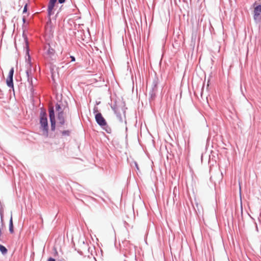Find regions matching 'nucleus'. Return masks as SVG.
Instances as JSON below:
<instances>
[{
  "mask_svg": "<svg viewBox=\"0 0 261 261\" xmlns=\"http://www.w3.org/2000/svg\"><path fill=\"white\" fill-rule=\"evenodd\" d=\"M49 116L50 121L51 123V130H54L55 129L56 126V120H55V115L54 108L53 107H50L49 109Z\"/></svg>",
  "mask_w": 261,
  "mask_h": 261,
  "instance_id": "nucleus-4",
  "label": "nucleus"
},
{
  "mask_svg": "<svg viewBox=\"0 0 261 261\" xmlns=\"http://www.w3.org/2000/svg\"><path fill=\"white\" fill-rule=\"evenodd\" d=\"M25 43H26V45L27 46V47H28V42H27V40H25Z\"/></svg>",
  "mask_w": 261,
  "mask_h": 261,
  "instance_id": "nucleus-20",
  "label": "nucleus"
},
{
  "mask_svg": "<svg viewBox=\"0 0 261 261\" xmlns=\"http://www.w3.org/2000/svg\"><path fill=\"white\" fill-rule=\"evenodd\" d=\"M40 123L43 129V134L47 136L48 133V122L47 115L44 111H41L40 115Z\"/></svg>",
  "mask_w": 261,
  "mask_h": 261,
  "instance_id": "nucleus-1",
  "label": "nucleus"
},
{
  "mask_svg": "<svg viewBox=\"0 0 261 261\" xmlns=\"http://www.w3.org/2000/svg\"><path fill=\"white\" fill-rule=\"evenodd\" d=\"M57 2V0H50L48 5L55 6V5Z\"/></svg>",
  "mask_w": 261,
  "mask_h": 261,
  "instance_id": "nucleus-12",
  "label": "nucleus"
},
{
  "mask_svg": "<svg viewBox=\"0 0 261 261\" xmlns=\"http://www.w3.org/2000/svg\"><path fill=\"white\" fill-rule=\"evenodd\" d=\"M70 58H71V61H75V58H74V57L71 56Z\"/></svg>",
  "mask_w": 261,
  "mask_h": 261,
  "instance_id": "nucleus-19",
  "label": "nucleus"
},
{
  "mask_svg": "<svg viewBox=\"0 0 261 261\" xmlns=\"http://www.w3.org/2000/svg\"><path fill=\"white\" fill-rule=\"evenodd\" d=\"M253 18L256 21L261 20V5H258L256 2L253 4Z\"/></svg>",
  "mask_w": 261,
  "mask_h": 261,
  "instance_id": "nucleus-2",
  "label": "nucleus"
},
{
  "mask_svg": "<svg viewBox=\"0 0 261 261\" xmlns=\"http://www.w3.org/2000/svg\"><path fill=\"white\" fill-rule=\"evenodd\" d=\"M9 230L11 233L13 232V221H12V216H11L10 220V224H9Z\"/></svg>",
  "mask_w": 261,
  "mask_h": 261,
  "instance_id": "nucleus-9",
  "label": "nucleus"
},
{
  "mask_svg": "<svg viewBox=\"0 0 261 261\" xmlns=\"http://www.w3.org/2000/svg\"><path fill=\"white\" fill-rule=\"evenodd\" d=\"M0 251L3 254H5L7 252V248L2 245H0Z\"/></svg>",
  "mask_w": 261,
  "mask_h": 261,
  "instance_id": "nucleus-11",
  "label": "nucleus"
},
{
  "mask_svg": "<svg viewBox=\"0 0 261 261\" xmlns=\"http://www.w3.org/2000/svg\"><path fill=\"white\" fill-rule=\"evenodd\" d=\"M65 0H59V2L61 4L64 3Z\"/></svg>",
  "mask_w": 261,
  "mask_h": 261,
  "instance_id": "nucleus-18",
  "label": "nucleus"
},
{
  "mask_svg": "<svg viewBox=\"0 0 261 261\" xmlns=\"http://www.w3.org/2000/svg\"><path fill=\"white\" fill-rule=\"evenodd\" d=\"M63 135H67L68 136L70 134V132L69 130H64L62 133Z\"/></svg>",
  "mask_w": 261,
  "mask_h": 261,
  "instance_id": "nucleus-13",
  "label": "nucleus"
},
{
  "mask_svg": "<svg viewBox=\"0 0 261 261\" xmlns=\"http://www.w3.org/2000/svg\"><path fill=\"white\" fill-rule=\"evenodd\" d=\"M98 112V110L96 109V110H94V112L96 113V112Z\"/></svg>",
  "mask_w": 261,
  "mask_h": 261,
  "instance_id": "nucleus-21",
  "label": "nucleus"
},
{
  "mask_svg": "<svg viewBox=\"0 0 261 261\" xmlns=\"http://www.w3.org/2000/svg\"><path fill=\"white\" fill-rule=\"evenodd\" d=\"M134 164H135V167H136V168H137V170L138 171H139V167H138V164L137 163V162H134Z\"/></svg>",
  "mask_w": 261,
  "mask_h": 261,
  "instance_id": "nucleus-16",
  "label": "nucleus"
},
{
  "mask_svg": "<svg viewBox=\"0 0 261 261\" xmlns=\"http://www.w3.org/2000/svg\"><path fill=\"white\" fill-rule=\"evenodd\" d=\"M1 217H2L3 214L2 213H1Z\"/></svg>",
  "mask_w": 261,
  "mask_h": 261,
  "instance_id": "nucleus-22",
  "label": "nucleus"
},
{
  "mask_svg": "<svg viewBox=\"0 0 261 261\" xmlns=\"http://www.w3.org/2000/svg\"><path fill=\"white\" fill-rule=\"evenodd\" d=\"M48 261H56V260L51 257H50L48 259Z\"/></svg>",
  "mask_w": 261,
  "mask_h": 261,
  "instance_id": "nucleus-17",
  "label": "nucleus"
},
{
  "mask_svg": "<svg viewBox=\"0 0 261 261\" xmlns=\"http://www.w3.org/2000/svg\"><path fill=\"white\" fill-rule=\"evenodd\" d=\"M95 118L97 123L101 126H106L107 125L106 121L101 113H97L95 115Z\"/></svg>",
  "mask_w": 261,
  "mask_h": 261,
  "instance_id": "nucleus-5",
  "label": "nucleus"
},
{
  "mask_svg": "<svg viewBox=\"0 0 261 261\" xmlns=\"http://www.w3.org/2000/svg\"><path fill=\"white\" fill-rule=\"evenodd\" d=\"M55 50L51 48H49L47 51V55L49 57H50L52 55L55 54Z\"/></svg>",
  "mask_w": 261,
  "mask_h": 261,
  "instance_id": "nucleus-10",
  "label": "nucleus"
},
{
  "mask_svg": "<svg viewBox=\"0 0 261 261\" xmlns=\"http://www.w3.org/2000/svg\"><path fill=\"white\" fill-rule=\"evenodd\" d=\"M56 109L58 112V119L59 123L63 125L65 123L64 109H63L59 104L57 103L56 105Z\"/></svg>",
  "mask_w": 261,
  "mask_h": 261,
  "instance_id": "nucleus-3",
  "label": "nucleus"
},
{
  "mask_svg": "<svg viewBox=\"0 0 261 261\" xmlns=\"http://www.w3.org/2000/svg\"><path fill=\"white\" fill-rule=\"evenodd\" d=\"M26 62H27L26 66H27V68H28V69L26 72L27 76H28V79L29 82L32 83V77L30 75L31 72L32 64H31V58L29 55H28V59Z\"/></svg>",
  "mask_w": 261,
  "mask_h": 261,
  "instance_id": "nucleus-6",
  "label": "nucleus"
},
{
  "mask_svg": "<svg viewBox=\"0 0 261 261\" xmlns=\"http://www.w3.org/2000/svg\"><path fill=\"white\" fill-rule=\"evenodd\" d=\"M14 73V68H11L9 72V75L6 80L7 85L9 87H13V76Z\"/></svg>",
  "mask_w": 261,
  "mask_h": 261,
  "instance_id": "nucleus-7",
  "label": "nucleus"
},
{
  "mask_svg": "<svg viewBox=\"0 0 261 261\" xmlns=\"http://www.w3.org/2000/svg\"><path fill=\"white\" fill-rule=\"evenodd\" d=\"M117 117L119 121L122 122L123 121L122 117H121V115H117Z\"/></svg>",
  "mask_w": 261,
  "mask_h": 261,
  "instance_id": "nucleus-14",
  "label": "nucleus"
},
{
  "mask_svg": "<svg viewBox=\"0 0 261 261\" xmlns=\"http://www.w3.org/2000/svg\"><path fill=\"white\" fill-rule=\"evenodd\" d=\"M54 8V6L48 5V16H50L51 15L54 14L53 9Z\"/></svg>",
  "mask_w": 261,
  "mask_h": 261,
  "instance_id": "nucleus-8",
  "label": "nucleus"
},
{
  "mask_svg": "<svg viewBox=\"0 0 261 261\" xmlns=\"http://www.w3.org/2000/svg\"><path fill=\"white\" fill-rule=\"evenodd\" d=\"M27 11V5L26 4L23 8V13H25Z\"/></svg>",
  "mask_w": 261,
  "mask_h": 261,
  "instance_id": "nucleus-15",
  "label": "nucleus"
}]
</instances>
